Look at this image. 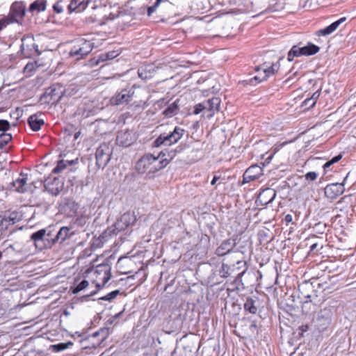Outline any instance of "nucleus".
Returning <instances> with one entry per match:
<instances>
[{
  "instance_id": "f257e3e1",
  "label": "nucleus",
  "mask_w": 356,
  "mask_h": 356,
  "mask_svg": "<svg viewBox=\"0 0 356 356\" xmlns=\"http://www.w3.org/2000/svg\"><path fill=\"white\" fill-rule=\"evenodd\" d=\"M182 148L178 147L174 152H168V158H160L161 154L163 157L165 155L163 152H161L159 156H154L152 154H147L142 156L136 164V170L140 174L146 173L148 175H152L156 172L165 168L176 154V152H180Z\"/></svg>"
},
{
  "instance_id": "f03ea898",
  "label": "nucleus",
  "mask_w": 356,
  "mask_h": 356,
  "mask_svg": "<svg viewBox=\"0 0 356 356\" xmlns=\"http://www.w3.org/2000/svg\"><path fill=\"white\" fill-rule=\"evenodd\" d=\"M136 218L134 213L126 212L113 224L108 227L99 237L102 243L106 242L109 237L118 234L120 232L124 230L129 226L134 225Z\"/></svg>"
},
{
  "instance_id": "7ed1b4c3",
  "label": "nucleus",
  "mask_w": 356,
  "mask_h": 356,
  "mask_svg": "<svg viewBox=\"0 0 356 356\" xmlns=\"http://www.w3.org/2000/svg\"><path fill=\"white\" fill-rule=\"evenodd\" d=\"M92 273L94 277L92 284L95 285L96 289L86 295V297L94 296L108 282L111 278V267L108 264L99 265Z\"/></svg>"
},
{
  "instance_id": "20e7f679",
  "label": "nucleus",
  "mask_w": 356,
  "mask_h": 356,
  "mask_svg": "<svg viewBox=\"0 0 356 356\" xmlns=\"http://www.w3.org/2000/svg\"><path fill=\"white\" fill-rule=\"evenodd\" d=\"M185 130L179 127H175L169 134H161L154 142L153 147L170 146L177 143L184 136Z\"/></svg>"
},
{
  "instance_id": "39448f33",
  "label": "nucleus",
  "mask_w": 356,
  "mask_h": 356,
  "mask_svg": "<svg viewBox=\"0 0 356 356\" xmlns=\"http://www.w3.org/2000/svg\"><path fill=\"white\" fill-rule=\"evenodd\" d=\"M93 49V43L84 38H79L76 40L74 44L71 48L69 55L74 58L76 60H79L88 55Z\"/></svg>"
},
{
  "instance_id": "423d86ee",
  "label": "nucleus",
  "mask_w": 356,
  "mask_h": 356,
  "mask_svg": "<svg viewBox=\"0 0 356 356\" xmlns=\"http://www.w3.org/2000/svg\"><path fill=\"white\" fill-rule=\"evenodd\" d=\"M113 147L109 143H103L97 147L95 152L96 165L104 168L111 160Z\"/></svg>"
},
{
  "instance_id": "0eeeda50",
  "label": "nucleus",
  "mask_w": 356,
  "mask_h": 356,
  "mask_svg": "<svg viewBox=\"0 0 356 356\" xmlns=\"http://www.w3.org/2000/svg\"><path fill=\"white\" fill-rule=\"evenodd\" d=\"M332 320V312L330 308H324L318 314L314 319V325L319 332H323L330 326Z\"/></svg>"
},
{
  "instance_id": "6e6552de",
  "label": "nucleus",
  "mask_w": 356,
  "mask_h": 356,
  "mask_svg": "<svg viewBox=\"0 0 356 356\" xmlns=\"http://www.w3.org/2000/svg\"><path fill=\"white\" fill-rule=\"evenodd\" d=\"M26 6L22 2H15L12 4L10 12L3 18L8 21V24L15 22L19 23L24 18Z\"/></svg>"
},
{
  "instance_id": "1a4fd4ad",
  "label": "nucleus",
  "mask_w": 356,
  "mask_h": 356,
  "mask_svg": "<svg viewBox=\"0 0 356 356\" xmlns=\"http://www.w3.org/2000/svg\"><path fill=\"white\" fill-rule=\"evenodd\" d=\"M135 90L133 88L122 89L113 95L110 102L111 104L115 106L128 104L134 97Z\"/></svg>"
},
{
  "instance_id": "9d476101",
  "label": "nucleus",
  "mask_w": 356,
  "mask_h": 356,
  "mask_svg": "<svg viewBox=\"0 0 356 356\" xmlns=\"http://www.w3.org/2000/svg\"><path fill=\"white\" fill-rule=\"evenodd\" d=\"M64 182L59 176L49 175L46 178V191L53 195H57L63 188Z\"/></svg>"
},
{
  "instance_id": "9b49d317",
  "label": "nucleus",
  "mask_w": 356,
  "mask_h": 356,
  "mask_svg": "<svg viewBox=\"0 0 356 356\" xmlns=\"http://www.w3.org/2000/svg\"><path fill=\"white\" fill-rule=\"evenodd\" d=\"M137 140L136 134L129 130H122L118 132L116 144L123 147L131 146Z\"/></svg>"
},
{
  "instance_id": "f8f14e48",
  "label": "nucleus",
  "mask_w": 356,
  "mask_h": 356,
  "mask_svg": "<svg viewBox=\"0 0 356 356\" xmlns=\"http://www.w3.org/2000/svg\"><path fill=\"white\" fill-rule=\"evenodd\" d=\"M236 245V240L234 238H228L223 241L220 245L215 250V254L218 257H223L231 252H236L234 251Z\"/></svg>"
},
{
  "instance_id": "ddd939ff",
  "label": "nucleus",
  "mask_w": 356,
  "mask_h": 356,
  "mask_svg": "<svg viewBox=\"0 0 356 356\" xmlns=\"http://www.w3.org/2000/svg\"><path fill=\"white\" fill-rule=\"evenodd\" d=\"M276 191L273 188H266L259 193L256 203L259 205L265 206L271 203L276 197Z\"/></svg>"
},
{
  "instance_id": "4468645a",
  "label": "nucleus",
  "mask_w": 356,
  "mask_h": 356,
  "mask_svg": "<svg viewBox=\"0 0 356 356\" xmlns=\"http://www.w3.org/2000/svg\"><path fill=\"white\" fill-rule=\"evenodd\" d=\"M20 220V216L18 212L13 211L5 213L0 216V228L7 229L10 225H13Z\"/></svg>"
},
{
  "instance_id": "2eb2a0df",
  "label": "nucleus",
  "mask_w": 356,
  "mask_h": 356,
  "mask_svg": "<svg viewBox=\"0 0 356 356\" xmlns=\"http://www.w3.org/2000/svg\"><path fill=\"white\" fill-rule=\"evenodd\" d=\"M345 191L344 185L340 183L328 184L325 188V196L331 200L335 199L342 195Z\"/></svg>"
},
{
  "instance_id": "dca6fc26",
  "label": "nucleus",
  "mask_w": 356,
  "mask_h": 356,
  "mask_svg": "<svg viewBox=\"0 0 356 356\" xmlns=\"http://www.w3.org/2000/svg\"><path fill=\"white\" fill-rule=\"evenodd\" d=\"M263 168L257 165L249 167L243 174V183L259 179L263 175Z\"/></svg>"
},
{
  "instance_id": "f3484780",
  "label": "nucleus",
  "mask_w": 356,
  "mask_h": 356,
  "mask_svg": "<svg viewBox=\"0 0 356 356\" xmlns=\"http://www.w3.org/2000/svg\"><path fill=\"white\" fill-rule=\"evenodd\" d=\"M28 177L27 175L21 173L17 179L13 181V189L16 192L24 193L27 191L29 184H27Z\"/></svg>"
},
{
  "instance_id": "a211bd4d",
  "label": "nucleus",
  "mask_w": 356,
  "mask_h": 356,
  "mask_svg": "<svg viewBox=\"0 0 356 356\" xmlns=\"http://www.w3.org/2000/svg\"><path fill=\"white\" fill-rule=\"evenodd\" d=\"M346 20V17H343L340 18L339 19L334 22L330 25L327 26L324 29H321L316 31V35L318 36H326L332 34L337 29L339 26V25L344 22Z\"/></svg>"
},
{
  "instance_id": "6ab92c4d",
  "label": "nucleus",
  "mask_w": 356,
  "mask_h": 356,
  "mask_svg": "<svg viewBox=\"0 0 356 356\" xmlns=\"http://www.w3.org/2000/svg\"><path fill=\"white\" fill-rule=\"evenodd\" d=\"M89 3L90 0H71L70 3L67 6L68 12L69 13H81L86 8Z\"/></svg>"
},
{
  "instance_id": "aec40b11",
  "label": "nucleus",
  "mask_w": 356,
  "mask_h": 356,
  "mask_svg": "<svg viewBox=\"0 0 356 356\" xmlns=\"http://www.w3.org/2000/svg\"><path fill=\"white\" fill-rule=\"evenodd\" d=\"M62 91L58 90L56 86H53L46 89V102L54 104L61 97Z\"/></svg>"
},
{
  "instance_id": "412c9836",
  "label": "nucleus",
  "mask_w": 356,
  "mask_h": 356,
  "mask_svg": "<svg viewBox=\"0 0 356 356\" xmlns=\"http://www.w3.org/2000/svg\"><path fill=\"white\" fill-rule=\"evenodd\" d=\"M71 234H72V232H70V228H68L67 227H63L57 232L55 238H50V235L48 234V238H46V241H49L50 240H51L53 243H55L56 241L62 243Z\"/></svg>"
},
{
  "instance_id": "4be33fe9",
  "label": "nucleus",
  "mask_w": 356,
  "mask_h": 356,
  "mask_svg": "<svg viewBox=\"0 0 356 356\" xmlns=\"http://www.w3.org/2000/svg\"><path fill=\"white\" fill-rule=\"evenodd\" d=\"M89 286L90 284L88 280L85 279L81 280L80 278L76 277L73 285L70 287V290L73 294H76L80 291L85 290Z\"/></svg>"
},
{
  "instance_id": "5701e85b",
  "label": "nucleus",
  "mask_w": 356,
  "mask_h": 356,
  "mask_svg": "<svg viewBox=\"0 0 356 356\" xmlns=\"http://www.w3.org/2000/svg\"><path fill=\"white\" fill-rule=\"evenodd\" d=\"M299 50H300L301 56H312V55L317 54L320 50V47L313 43L308 42L306 46H304V47L299 46Z\"/></svg>"
},
{
  "instance_id": "b1692460",
  "label": "nucleus",
  "mask_w": 356,
  "mask_h": 356,
  "mask_svg": "<svg viewBox=\"0 0 356 356\" xmlns=\"http://www.w3.org/2000/svg\"><path fill=\"white\" fill-rule=\"evenodd\" d=\"M208 106H210V113L207 114V118H211L214 114L219 111L221 100L219 97H213L211 99L206 100Z\"/></svg>"
},
{
  "instance_id": "393cba45",
  "label": "nucleus",
  "mask_w": 356,
  "mask_h": 356,
  "mask_svg": "<svg viewBox=\"0 0 356 356\" xmlns=\"http://www.w3.org/2000/svg\"><path fill=\"white\" fill-rule=\"evenodd\" d=\"M29 124L33 131H38L44 124L42 119L39 118L38 114L31 115L28 120Z\"/></svg>"
},
{
  "instance_id": "a878e982",
  "label": "nucleus",
  "mask_w": 356,
  "mask_h": 356,
  "mask_svg": "<svg viewBox=\"0 0 356 356\" xmlns=\"http://www.w3.org/2000/svg\"><path fill=\"white\" fill-rule=\"evenodd\" d=\"M120 54V51L113 50L108 52L102 53L97 57L96 64H99L101 62H106L116 58Z\"/></svg>"
},
{
  "instance_id": "bb28decb",
  "label": "nucleus",
  "mask_w": 356,
  "mask_h": 356,
  "mask_svg": "<svg viewBox=\"0 0 356 356\" xmlns=\"http://www.w3.org/2000/svg\"><path fill=\"white\" fill-rule=\"evenodd\" d=\"M133 263V261L129 257H120L117 262V268L119 269L120 273L128 274L131 271L127 270L124 267L125 266H131Z\"/></svg>"
},
{
  "instance_id": "cd10ccee",
  "label": "nucleus",
  "mask_w": 356,
  "mask_h": 356,
  "mask_svg": "<svg viewBox=\"0 0 356 356\" xmlns=\"http://www.w3.org/2000/svg\"><path fill=\"white\" fill-rule=\"evenodd\" d=\"M77 161H78V158H76L75 159H72L70 161L60 160V161H58L57 165L52 170V173L57 174V173L61 172L62 170H63L67 167V165H72L73 164L76 163Z\"/></svg>"
},
{
  "instance_id": "c85d7f7f",
  "label": "nucleus",
  "mask_w": 356,
  "mask_h": 356,
  "mask_svg": "<svg viewBox=\"0 0 356 356\" xmlns=\"http://www.w3.org/2000/svg\"><path fill=\"white\" fill-rule=\"evenodd\" d=\"M207 104L208 103L207 101H204L195 105L194 107L193 113L197 115L200 113H202V116L207 117V114L210 113V106H209Z\"/></svg>"
},
{
  "instance_id": "c756f323",
  "label": "nucleus",
  "mask_w": 356,
  "mask_h": 356,
  "mask_svg": "<svg viewBox=\"0 0 356 356\" xmlns=\"http://www.w3.org/2000/svg\"><path fill=\"white\" fill-rule=\"evenodd\" d=\"M73 345V343L71 341H68L67 343H59L57 344L50 345L47 348V350L51 353H59L65 349L69 348L70 346Z\"/></svg>"
},
{
  "instance_id": "7c9ffc66",
  "label": "nucleus",
  "mask_w": 356,
  "mask_h": 356,
  "mask_svg": "<svg viewBox=\"0 0 356 356\" xmlns=\"http://www.w3.org/2000/svg\"><path fill=\"white\" fill-rule=\"evenodd\" d=\"M236 268L238 269H241V268H243L242 271L238 273L234 279V282L236 284V283L241 282V277L245 274V273L247 270L246 261L244 260H237Z\"/></svg>"
},
{
  "instance_id": "2f4dec72",
  "label": "nucleus",
  "mask_w": 356,
  "mask_h": 356,
  "mask_svg": "<svg viewBox=\"0 0 356 356\" xmlns=\"http://www.w3.org/2000/svg\"><path fill=\"white\" fill-rule=\"evenodd\" d=\"M256 301L253 298L248 297L244 303V309L249 312L252 314H255L257 312V307L255 305Z\"/></svg>"
},
{
  "instance_id": "473e14b6",
  "label": "nucleus",
  "mask_w": 356,
  "mask_h": 356,
  "mask_svg": "<svg viewBox=\"0 0 356 356\" xmlns=\"http://www.w3.org/2000/svg\"><path fill=\"white\" fill-rule=\"evenodd\" d=\"M44 10V0H36L29 6V11L31 13Z\"/></svg>"
},
{
  "instance_id": "72a5a7b5",
  "label": "nucleus",
  "mask_w": 356,
  "mask_h": 356,
  "mask_svg": "<svg viewBox=\"0 0 356 356\" xmlns=\"http://www.w3.org/2000/svg\"><path fill=\"white\" fill-rule=\"evenodd\" d=\"M280 65L279 62L273 63L270 67H264L262 68V71L264 72V74H266V77H269L273 74H275L280 69Z\"/></svg>"
},
{
  "instance_id": "f704fd0d",
  "label": "nucleus",
  "mask_w": 356,
  "mask_h": 356,
  "mask_svg": "<svg viewBox=\"0 0 356 356\" xmlns=\"http://www.w3.org/2000/svg\"><path fill=\"white\" fill-rule=\"evenodd\" d=\"M44 235V229H40L34 233L31 236V238L34 241L35 246L38 248V245H43V236Z\"/></svg>"
},
{
  "instance_id": "c9c22d12",
  "label": "nucleus",
  "mask_w": 356,
  "mask_h": 356,
  "mask_svg": "<svg viewBox=\"0 0 356 356\" xmlns=\"http://www.w3.org/2000/svg\"><path fill=\"white\" fill-rule=\"evenodd\" d=\"M108 328L104 327L101 328L99 330L95 332L92 334L93 337H97L100 336V339H99V343L103 342L108 336Z\"/></svg>"
},
{
  "instance_id": "e433bc0d",
  "label": "nucleus",
  "mask_w": 356,
  "mask_h": 356,
  "mask_svg": "<svg viewBox=\"0 0 356 356\" xmlns=\"http://www.w3.org/2000/svg\"><path fill=\"white\" fill-rule=\"evenodd\" d=\"M300 56H301V55L299 50V45H293L288 52L287 59L289 61H292L295 57Z\"/></svg>"
},
{
  "instance_id": "4c0bfd02",
  "label": "nucleus",
  "mask_w": 356,
  "mask_h": 356,
  "mask_svg": "<svg viewBox=\"0 0 356 356\" xmlns=\"http://www.w3.org/2000/svg\"><path fill=\"white\" fill-rule=\"evenodd\" d=\"M234 270L228 264H222L221 269L220 270V275L222 277H228L232 275V272Z\"/></svg>"
},
{
  "instance_id": "58836bf2",
  "label": "nucleus",
  "mask_w": 356,
  "mask_h": 356,
  "mask_svg": "<svg viewBox=\"0 0 356 356\" xmlns=\"http://www.w3.org/2000/svg\"><path fill=\"white\" fill-rule=\"evenodd\" d=\"M178 109V106L177 103L175 102L170 105H169L163 111V113L167 117H171L174 115Z\"/></svg>"
},
{
  "instance_id": "ea45409f",
  "label": "nucleus",
  "mask_w": 356,
  "mask_h": 356,
  "mask_svg": "<svg viewBox=\"0 0 356 356\" xmlns=\"http://www.w3.org/2000/svg\"><path fill=\"white\" fill-rule=\"evenodd\" d=\"M266 79H267L266 74H264V72H262V73L254 76L253 78H251L249 80V83L251 85H256V84L261 83V81L266 80Z\"/></svg>"
},
{
  "instance_id": "a19ab883",
  "label": "nucleus",
  "mask_w": 356,
  "mask_h": 356,
  "mask_svg": "<svg viewBox=\"0 0 356 356\" xmlns=\"http://www.w3.org/2000/svg\"><path fill=\"white\" fill-rule=\"evenodd\" d=\"M266 79H267L266 74H264V72H262V73L254 76L253 78H251L249 80V83L251 85H256V84L261 83V81L266 80Z\"/></svg>"
},
{
  "instance_id": "79ce46f5",
  "label": "nucleus",
  "mask_w": 356,
  "mask_h": 356,
  "mask_svg": "<svg viewBox=\"0 0 356 356\" xmlns=\"http://www.w3.org/2000/svg\"><path fill=\"white\" fill-rule=\"evenodd\" d=\"M266 79H267L266 74H264V72H262V73L254 76L253 78H251L249 80V83L251 85H256V84L261 83V81L266 80Z\"/></svg>"
},
{
  "instance_id": "37998d69",
  "label": "nucleus",
  "mask_w": 356,
  "mask_h": 356,
  "mask_svg": "<svg viewBox=\"0 0 356 356\" xmlns=\"http://www.w3.org/2000/svg\"><path fill=\"white\" fill-rule=\"evenodd\" d=\"M119 293H120L119 290H115V291H113L111 293H108L107 295L99 298V300H104V301H111L113 299H115Z\"/></svg>"
},
{
  "instance_id": "c03bdc74",
  "label": "nucleus",
  "mask_w": 356,
  "mask_h": 356,
  "mask_svg": "<svg viewBox=\"0 0 356 356\" xmlns=\"http://www.w3.org/2000/svg\"><path fill=\"white\" fill-rule=\"evenodd\" d=\"M342 154H340L334 157H333L332 159L327 161L323 165V168L325 170L328 168H330L332 165H333L335 163H337L342 158Z\"/></svg>"
},
{
  "instance_id": "a18cd8bd",
  "label": "nucleus",
  "mask_w": 356,
  "mask_h": 356,
  "mask_svg": "<svg viewBox=\"0 0 356 356\" xmlns=\"http://www.w3.org/2000/svg\"><path fill=\"white\" fill-rule=\"evenodd\" d=\"M320 95H321V90H318L312 94L311 97H309L311 99L310 102H312L310 104V107H314L315 106L316 100L320 97Z\"/></svg>"
},
{
  "instance_id": "49530a36",
  "label": "nucleus",
  "mask_w": 356,
  "mask_h": 356,
  "mask_svg": "<svg viewBox=\"0 0 356 356\" xmlns=\"http://www.w3.org/2000/svg\"><path fill=\"white\" fill-rule=\"evenodd\" d=\"M10 128V124L8 121L6 120H0V131H6Z\"/></svg>"
},
{
  "instance_id": "de8ad7c7",
  "label": "nucleus",
  "mask_w": 356,
  "mask_h": 356,
  "mask_svg": "<svg viewBox=\"0 0 356 356\" xmlns=\"http://www.w3.org/2000/svg\"><path fill=\"white\" fill-rule=\"evenodd\" d=\"M63 1H58L53 6V9L56 13H61L63 11V6L61 5Z\"/></svg>"
},
{
  "instance_id": "09e8293b",
  "label": "nucleus",
  "mask_w": 356,
  "mask_h": 356,
  "mask_svg": "<svg viewBox=\"0 0 356 356\" xmlns=\"http://www.w3.org/2000/svg\"><path fill=\"white\" fill-rule=\"evenodd\" d=\"M67 207H70L71 209V213H69L70 216H73L76 213V211L78 209V205L75 204L74 202H68L66 205Z\"/></svg>"
},
{
  "instance_id": "8fccbe9b",
  "label": "nucleus",
  "mask_w": 356,
  "mask_h": 356,
  "mask_svg": "<svg viewBox=\"0 0 356 356\" xmlns=\"http://www.w3.org/2000/svg\"><path fill=\"white\" fill-rule=\"evenodd\" d=\"M317 173L315 172H309L305 175V179L308 181H314L317 178Z\"/></svg>"
},
{
  "instance_id": "3c124183",
  "label": "nucleus",
  "mask_w": 356,
  "mask_h": 356,
  "mask_svg": "<svg viewBox=\"0 0 356 356\" xmlns=\"http://www.w3.org/2000/svg\"><path fill=\"white\" fill-rule=\"evenodd\" d=\"M159 6V4L157 3L156 2H155L153 6H149L147 8V16L150 17L152 15V14L156 10V8H158Z\"/></svg>"
},
{
  "instance_id": "603ef678",
  "label": "nucleus",
  "mask_w": 356,
  "mask_h": 356,
  "mask_svg": "<svg viewBox=\"0 0 356 356\" xmlns=\"http://www.w3.org/2000/svg\"><path fill=\"white\" fill-rule=\"evenodd\" d=\"M86 223V218L81 216L76 220V224L79 226H83Z\"/></svg>"
},
{
  "instance_id": "864d4df0",
  "label": "nucleus",
  "mask_w": 356,
  "mask_h": 356,
  "mask_svg": "<svg viewBox=\"0 0 356 356\" xmlns=\"http://www.w3.org/2000/svg\"><path fill=\"white\" fill-rule=\"evenodd\" d=\"M7 22L8 21H6V19H5L3 17L0 19V31L8 25Z\"/></svg>"
},
{
  "instance_id": "5fc2aeb1",
  "label": "nucleus",
  "mask_w": 356,
  "mask_h": 356,
  "mask_svg": "<svg viewBox=\"0 0 356 356\" xmlns=\"http://www.w3.org/2000/svg\"><path fill=\"white\" fill-rule=\"evenodd\" d=\"M310 101H311V99L309 97L307 98L302 102V106H305L306 107L305 108H307V109L311 108L312 107H310V104L312 102H310Z\"/></svg>"
},
{
  "instance_id": "6e6d98bb",
  "label": "nucleus",
  "mask_w": 356,
  "mask_h": 356,
  "mask_svg": "<svg viewBox=\"0 0 356 356\" xmlns=\"http://www.w3.org/2000/svg\"><path fill=\"white\" fill-rule=\"evenodd\" d=\"M305 300L302 301V307L304 308L307 304L312 302L311 300V296L309 295L304 296L303 297Z\"/></svg>"
},
{
  "instance_id": "4d7b16f0",
  "label": "nucleus",
  "mask_w": 356,
  "mask_h": 356,
  "mask_svg": "<svg viewBox=\"0 0 356 356\" xmlns=\"http://www.w3.org/2000/svg\"><path fill=\"white\" fill-rule=\"evenodd\" d=\"M34 69V65L33 63H28L24 67L25 72H29Z\"/></svg>"
},
{
  "instance_id": "13d9d810",
  "label": "nucleus",
  "mask_w": 356,
  "mask_h": 356,
  "mask_svg": "<svg viewBox=\"0 0 356 356\" xmlns=\"http://www.w3.org/2000/svg\"><path fill=\"white\" fill-rule=\"evenodd\" d=\"M3 137V139L2 140V141L6 144L8 143L12 139V136L10 134H4Z\"/></svg>"
},
{
  "instance_id": "bf43d9fd",
  "label": "nucleus",
  "mask_w": 356,
  "mask_h": 356,
  "mask_svg": "<svg viewBox=\"0 0 356 356\" xmlns=\"http://www.w3.org/2000/svg\"><path fill=\"white\" fill-rule=\"evenodd\" d=\"M284 220L286 223L291 222L293 220V217L291 214H287L285 216Z\"/></svg>"
},
{
  "instance_id": "052dcab7",
  "label": "nucleus",
  "mask_w": 356,
  "mask_h": 356,
  "mask_svg": "<svg viewBox=\"0 0 356 356\" xmlns=\"http://www.w3.org/2000/svg\"><path fill=\"white\" fill-rule=\"evenodd\" d=\"M124 310H122V312L115 314L114 316H113L112 318H113V321L118 318L123 313Z\"/></svg>"
},
{
  "instance_id": "680f3d73",
  "label": "nucleus",
  "mask_w": 356,
  "mask_h": 356,
  "mask_svg": "<svg viewBox=\"0 0 356 356\" xmlns=\"http://www.w3.org/2000/svg\"><path fill=\"white\" fill-rule=\"evenodd\" d=\"M219 178H220L219 177H217L215 175L213 177V179L211 180V184L213 186L215 185L216 181L219 179Z\"/></svg>"
},
{
  "instance_id": "e2e57ef3",
  "label": "nucleus",
  "mask_w": 356,
  "mask_h": 356,
  "mask_svg": "<svg viewBox=\"0 0 356 356\" xmlns=\"http://www.w3.org/2000/svg\"><path fill=\"white\" fill-rule=\"evenodd\" d=\"M22 41V44H21V51L23 54H24L25 51H26L24 43V40L23 39Z\"/></svg>"
},
{
  "instance_id": "0e129e2a",
  "label": "nucleus",
  "mask_w": 356,
  "mask_h": 356,
  "mask_svg": "<svg viewBox=\"0 0 356 356\" xmlns=\"http://www.w3.org/2000/svg\"><path fill=\"white\" fill-rule=\"evenodd\" d=\"M317 247V243H314L310 246V251L314 250Z\"/></svg>"
},
{
  "instance_id": "69168bd1",
  "label": "nucleus",
  "mask_w": 356,
  "mask_h": 356,
  "mask_svg": "<svg viewBox=\"0 0 356 356\" xmlns=\"http://www.w3.org/2000/svg\"><path fill=\"white\" fill-rule=\"evenodd\" d=\"M46 339H49L50 341H52V339H51V338L49 337V332H46Z\"/></svg>"
},
{
  "instance_id": "338daca9",
  "label": "nucleus",
  "mask_w": 356,
  "mask_h": 356,
  "mask_svg": "<svg viewBox=\"0 0 356 356\" xmlns=\"http://www.w3.org/2000/svg\"><path fill=\"white\" fill-rule=\"evenodd\" d=\"M163 0H156V2L159 4L161 3V2Z\"/></svg>"
},
{
  "instance_id": "774afa93",
  "label": "nucleus",
  "mask_w": 356,
  "mask_h": 356,
  "mask_svg": "<svg viewBox=\"0 0 356 356\" xmlns=\"http://www.w3.org/2000/svg\"><path fill=\"white\" fill-rule=\"evenodd\" d=\"M251 327H257V325H256V324L254 323H252V324L251 325Z\"/></svg>"
}]
</instances>
